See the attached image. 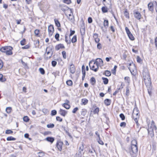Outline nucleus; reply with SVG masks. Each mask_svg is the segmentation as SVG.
Segmentation results:
<instances>
[{
  "label": "nucleus",
  "mask_w": 157,
  "mask_h": 157,
  "mask_svg": "<svg viewBox=\"0 0 157 157\" xmlns=\"http://www.w3.org/2000/svg\"><path fill=\"white\" fill-rule=\"evenodd\" d=\"M125 151L127 153H129L131 157H137L138 151V146H137L136 144L134 145L132 144H131L128 150L125 149Z\"/></svg>",
  "instance_id": "obj_1"
},
{
  "label": "nucleus",
  "mask_w": 157,
  "mask_h": 157,
  "mask_svg": "<svg viewBox=\"0 0 157 157\" xmlns=\"http://www.w3.org/2000/svg\"><path fill=\"white\" fill-rule=\"evenodd\" d=\"M148 69H143V80L145 85L152 83L150 73Z\"/></svg>",
  "instance_id": "obj_2"
},
{
  "label": "nucleus",
  "mask_w": 157,
  "mask_h": 157,
  "mask_svg": "<svg viewBox=\"0 0 157 157\" xmlns=\"http://www.w3.org/2000/svg\"><path fill=\"white\" fill-rule=\"evenodd\" d=\"M94 65L95 66L94 69H98L99 67L101 69V67L103 66V62L101 58H97L95 60L94 59Z\"/></svg>",
  "instance_id": "obj_3"
},
{
  "label": "nucleus",
  "mask_w": 157,
  "mask_h": 157,
  "mask_svg": "<svg viewBox=\"0 0 157 157\" xmlns=\"http://www.w3.org/2000/svg\"><path fill=\"white\" fill-rule=\"evenodd\" d=\"M63 144V141H62L60 139H58L55 145V148L57 151H61L62 150Z\"/></svg>",
  "instance_id": "obj_4"
},
{
  "label": "nucleus",
  "mask_w": 157,
  "mask_h": 157,
  "mask_svg": "<svg viewBox=\"0 0 157 157\" xmlns=\"http://www.w3.org/2000/svg\"><path fill=\"white\" fill-rule=\"evenodd\" d=\"M125 30L130 40L132 41L134 40L135 39V38L128 28L127 27H125Z\"/></svg>",
  "instance_id": "obj_5"
},
{
  "label": "nucleus",
  "mask_w": 157,
  "mask_h": 157,
  "mask_svg": "<svg viewBox=\"0 0 157 157\" xmlns=\"http://www.w3.org/2000/svg\"><path fill=\"white\" fill-rule=\"evenodd\" d=\"M146 87L147 88V92L150 96L151 97L152 96V83H150L147 84L145 85Z\"/></svg>",
  "instance_id": "obj_6"
},
{
  "label": "nucleus",
  "mask_w": 157,
  "mask_h": 157,
  "mask_svg": "<svg viewBox=\"0 0 157 157\" xmlns=\"http://www.w3.org/2000/svg\"><path fill=\"white\" fill-rule=\"evenodd\" d=\"M54 31V27L53 25H50L48 27V34L50 37L52 35Z\"/></svg>",
  "instance_id": "obj_7"
},
{
  "label": "nucleus",
  "mask_w": 157,
  "mask_h": 157,
  "mask_svg": "<svg viewBox=\"0 0 157 157\" xmlns=\"http://www.w3.org/2000/svg\"><path fill=\"white\" fill-rule=\"evenodd\" d=\"M133 14L135 18L138 20H140L141 17V15L138 10H135L133 11Z\"/></svg>",
  "instance_id": "obj_8"
},
{
  "label": "nucleus",
  "mask_w": 157,
  "mask_h": 157,
  "mask_svg": "<svg viewBox=\"0 0 157 157\" xmlns=\"http://www.w3.org/2000/svg\"><path fill=\"white\" fill-rule=\"evenodd\" d=\"M151 144L150 145L151 147L152 146V151L153 152H154L156 150V144L157 143L153 139L151 140Z\"/></svg>",
  "instance_id": "obj_9"
},
{
  "label": "nucleus",
  "mask_w": 157,
  "mask_h": 157,
  "mask_svg": "<svg viewBox=\"0 0 157 157\" xmlns=\"http://www.w3.org/2000/svg\"><path fill=\"white\" fill-rule=\"evenodd\" d=\"M127 64L128 67L129 69L132 68H133V69H136V66L132 61H131L130 62V61L128 62Z\"/></svg>",
  "instance_id": "obj_10"
},
{
  "label": "nucleus",
  "mask_w": 157,
  "mask_h": 157,
  "mask_svg": "<svg viewBox=\"0 0 157 157\" xmlns=\"http://www.w3.org/2000/svg\"><path fill=\"white\" fill-rule=\"evenodd\" d=\"M68 111L65 110L60 109L58 111V113L61 116L65 117L67 115Z\"/></svg>",
  "instance_id": "obj_11"
},
{
  "label": "nucleus",
  "mask_w": 157,
  "mask_h": 157,
  "mask_svg": "<svg viewBox=\"0 0 157 157\" xmlns=\"http://www.w3.org/2000/svg\"><path fill=\"white\" fill-rule=\"evenodd\" d=\"M55 140V138L54 137L51 136H48L45 138L44 140L50 142L52 144L54 142Z\"/></svg>",
  "instance_id": "obj_12"
},
{
  "label": "nucleus",
  "mask_w": 157,
  "mask_h": 157,
  "mask_svg": "<svg viewBox=\"0 0 157 157\" xmlns=\"http://www.w3.org/2000/svg\"><path fill=\"white\" fill-rule=\"evenodd\" d=\"M13 49V48L10 46H8V49L6 51V53L7 55L10 56L13 54V53L12 51Z\"/></svg>",
  "instance_id": "obj_13"
},
{
  "label": "nucleus",
  "mask_w": 157,
  "mask_h": 157,
  "mask_svg": "<svg viewBox=\"0 0 157 157\" xmlns=\"http://www.w3.org/2000/svg\"><path fill=\"white\" fill-rule=\"evenodd\" d=\"M84 149V146L83 145V144H82V146L79 147L78 150V153H76V155H77V157H82V155L81 154V151H80V150H81L82 151H83V150Z\"/></svg>",
  "instance_id": "obj_14"
},
{
  "label": "nucleus",
  "mask_w": 157,
  "mask_h": 157,
  "mask_svg": "<svg viewBox=\"0 0 157 157\" xmlns=\"http://www.w3.org/2000/svg\"><path fill=\"white\" fill-rule=\"evenodd\" d=\"M147 132L148 134L150 135L151 138H153L154 137V134L153 129H152L151 131L149 130V128L148 127H146Z\"/></svg>",
  "instance_id": "obj_15"
},
{
  "label": "nucleus",
  "mask_w": 157,
  "mask_h": 157,
  "mask_svg": "<svg viewBox=\"0 0 157 157\" xmlns=\"http://www.w3.org/2000/svg\"><path fill=\"white\" fill-rule=\"evenodd\" d=\"M19 73L22 76H25L26 77L27 75H26L27 69H18Z\"/></svg>",
  "instance_id": "obj_16"
},
{
  "label": "nucleus",
  "mask_w": 157,
  "mask_h": 157,
  "mask_svg": "<svg viewBox=\"0 0 157 157\" xmlns=\"http://www.w3.org/2000/svg\"><path fill=\"white\" fill-rule=\"evenodd\" d=\"M104 103L106 106L110 105L112 101L111 99L109 98H106L104 100Z\"/></svg>",
  "instance_id": "obj_17"
},
{
  "label": "nucleus",
  "mask_w": 157,
  "mask_h": 157,
  "mask_svg": "<svg viewBox=\"0 0 157 157\" xmlns=\"http://www.w3.org/2000/svg\"><path fill=\"white\" fill-rule=\"evenodd\" d=\"M65 47L63 44H59L56 45L55 46V48L56 51H58L60 49L65 48Z\"/></svg>",
  "instance_id": "obj_18"
},
{
  "label": "nucleus",
  "mask_w": 157,
  "mask_h": 157,
  "mask_svg": "<svg viewBox=\"0 0 157 157\" xmlns=\"http://www.w3.org/2000/svg\"><path fill=\"white\" fill-rule=\"evenodd\" d=\"M132 76L138 75L137 69H129Z\"/></svg>",
  "instance_id": "obj_19"
},
{
  "label": "nucleus",
  "mask_w": 157,
  "mask_h": 157,
  "mask_svg": "<svg viewBox=\"0 0 157 157\" xmlns=\"http://www.w3.org/2000/svg\"><path fill=\"white\" fill-rule=\"evenodd\" d=\"M147 6L149 10L152 12H153L154 10L153 3L151 2L148 4Z\"/></svg>",
  "instance_id": "obj_20"
},
{
  "label": "nucleus",
  "mask_w": 157,
  "mask_h": 157,
  "mask_svg": "<svg viewBox=\"0 0 157 157\" xmlns=\"http://www.w3.org/2000/svg\"><path fill=\"white\" fill-rule=\"evenodd\" d=\"M98 35L97 33H94L93 34V37L96 43H98L100 41V39L98 38Z\"/></svg>",
  "instance_id": "obj_21"
},
{
  "label": "nucleus",
  "mask_w": 157,
  "mask_h": 157,
  "mask_svg": "<svg viewBox=\"0 0 157 157\" xmlns=\"http://www.w3.org/2000/svg\"><path fill=\"white\" fill-rule=\"evenodd\" d=\"M82 28H80V33L82 36L84 35L85 33V28L84 25V23H83V25L82 26Z\"/></svg>",
  "instance_id": "obj_22"
},
{
  "label": "nucleus",
  "mask_w": 157,
  "mask_h": 157,
  "mask_svg": "<svg viewBox=\"0 0 157 157\" xmlns=\"http://www.w3.org/2000/svg\"><path fill=\"white\" fill-rule=\"evenodd\" d=\"M103 115L106 119L105 123L106 124H107L109 126V123H110V121L109 117L107 116L106 113H103Z\"/></svg>",
  "instance_id": "obj_23"
},
{
  "label": "nucleus",
  "mask_w": 157,
  "mask_h": 157,
  "mask_svg": "<svg viewBox=\"0 0 157 157\" xmlns=\"http://www.w3.org/2000/svg\"><path fill=\"white\" fill-rule=\"evenodd\" d=\"M90 82L92 86L95 85L96 82V80L95 78L94 77H92L90 78Z\"/></svg>",
  "instance_id": "obj_24"
},
{
  "label": "nucleus",
  "mask_w": 157,
  "mask_h": 157,
  "mask_svg": "<svg viewBox=\"0 0 157 157\" xmlns=\"http://www.w3.org/2000/svg\"><path fill=\"white\" fill-rule=\"evenodd\" d=\"M124 79L126 83H127L126 86H129L130 83V80L129 77L126 76L124 77Z\"/></svg>",
  "instance_id": "obj_25"
},
{
  "label": "nucleus",
  "mask_w": 157,
  "mask_h": 157,
  "mask_svg": "<svg viewBox=\"0 0 157 157\" xmlns=\"http://www.w3.org/2000/svg\"><path fill=\"white\" fill-rule=\"evenodd\" d=\"M94 59H93L91 61H90L89 63V65L90 66V69H94L95 68L94 65Z\"/></svg>",
  "instance_id": "obj_26"
},
{
  "label": "nucleus",
  "mask_w": 157,
  "mask_h": 157,
  "mask_svg": "<svg viewBox=\"0 0 157 157\" xmlns=\"http://www.w3.org/2000/svg\"><path fill=\"white\" fill-rule=\"evenodd\" d=\"M103 74L106 76L109 77L111 75V73L110 71L106 70L103 72Z\"/></svg>",
  "instance_id": "obj_27"
},
{
  "label": "nucleus",
  "mask_w": 157,
  "mask_h": 157,
  "mask_svg": "<svg viewBox=\"0 0 157 157\" xmlns=\"http://www.w3.org/2000/svg\"><path fill=\"white\" fill-rule=\"evenodd\" d=\"M88 102V100L86 98H82L81 99V105H86Z\"/></svg>",
  "instance_id": "obj_28"
},
{
  "label": "nucleus",
  "mask_w": 157,
  "mask_h": 157,
  "mask_svg": "<svg viewBox=\"0 0 157 157\" xmlns=\"http://www.w3.org/2000/svg\"><path fill=\"white\" fill-rule=\"evenodd\" d=\"M61 127L63 128L64 130L65 131V132L67 134V135L70 138L72 139L73 137L71 135L69 132L66 129L65 127L63 125H62L61 126Z\"/></svg>",
  "instance_id": "obj_29"
},
{
  "label": "nucleus",
  "mask_w": 157,
  "mask_h": 157,
  "mask_svg": "<svg viewBox=\"0 0 157 157\" xmlns=\"http://www.w3.org/2000/svg\"><path fill=\"white\" fill-rule=\"evenodd\" d=\"M70 8L67 6L65 5H63L62 6L61 10L63 11H65L68 10Z\"/></svg>",
  "instance_id": "obj_30"
},
{
  "label": "nucleus",
  "mask_w": 157,
  "mask_h": 157,
  "mask_svg": "<svg viewBox=\"0 0 157 157\" xmlns=\"http://www.w3.org/2000/svg\"><path fill=\"white\" fill-rule=\"evenodd\" d=\"M54 21L56 26L58 28L60 27L61 24L58 20L56 18H55Z\"/></svg>",
  "instance_id": "obj_31"
},
{
  "label": "nucleus",
  "mask_w": 157,
  "mask_h": 157,
  "mask_svg": "<svg viewBox=\"0 0 157 157\" xmlns=\"http://www.w3.org/2000/svg\"><path fill=\"white\" fill-rule=\"evenodd\" d=\"M101 79L103 80V82L104 84L107 85L108 83L109 79L107 78L104 77H102Z\"/></svg>",
  "instance_id": "obj_32"
},
{
  "label": "nucleus",
  "mask_w": 157,
  "mask_h": 157,
  "mask_svg": "<svg viewBox=\"0 0 157 157\" xmlns=\"http://www.w3.org/2000/svg\"><path fill=\"white\" fill-rule=\"evenodd\" d=\"M51 72L52 73V74L54 75L55 76V78H56L57 75L58 76H59V71H53L52 70L51 71Z\"/></svg>",
  "instance_id": "obj_33"
},
{
  "label": "nucleus",
  "mask_w": 157,
  "mask_h": 157,
  "mask_svg": "<svg viewBox=\"0 0 157 157\" xmlns=\"http://www.w3.org/2000/svg\"><path fill=\"white\" fill-rule=\"evenodd\" d=\"M129 86H126V92L125 93V95L127 97H128L130 94Z\"/></svg>",
  "instance_id": "obj_34"
},
{
  "label": "nucleus",
  "mask_w": 157,
  "mask_h": 157,
  "mask_svg": "<svg viewBox=\"0 0 157 157\" xmlns=\"http://www.w3.org/2000/svg\"><path fill=\"white\" fill-rule=\"evenodd\" d=\"M23 121L26 123L29 122L30 121L29 118L27 116H25L23 117Z\"/></svg>",
  "instance_id": "obj_35"
},
{
  "label": "nucleus",
  "mask_w": 157,
  "mask_h": 157,
  "mask_svg": "<svg viewBox=\"0 0 157 157\" xmlns=\"http://www.w3.org/2000/svg\"><path fill=\"white\" fill-rule=\"evenodd\" d=\"M6 80V78L4 77L3 75L2 74H0V82H4Z\"/></svg>",
  "instance_id": "obj_36"
},
{
  "label": "nucleus",
  "mask_w": 157,
  "mask_h": 157,
  "mask_svg": "<svg viewBox=\"0 0 157 157\" xmlns=\"http://www.w3.org/2000/svg\"><path fill=\"white\" fill-rule=\"evenodd\" d=\"M8 46L2 47L0 49V51L2 52L6 53V51L8 49Z\"/></svg>",
  "instance_id": "obj_37"
},
{
  "label": "nucleus",
  "mask_w": 157,
  "mask_h": 157,
  "mask_svg": "<svg viewBox=\"0 0 157 157\" xmlns=\"http://www.w3.org/2000/svg\"><path fill=\"white\" fill-rule=\"evenodd\" d=\"M87 112V111L86 109H82L81 112V115L83 116H85Z\"/></svg>",
  "instance_id": "obj_38"
},
{
  "label": "nucleus",
  "mask_w": 157,
  "mask_h": 157,
  "mask_svg": "<svg viewBox=\"0 0 157 157\" xmlns=\"http://www.w3.org/2000/svg\"><path fill=\"white\" fill-rule=\"evenodd\" d=\"M99 111V107H96L93 110V114H97L98 115Z\"/></svg>",
  "instance_id": "obj_39"
},
{
  "label": "nucleus",
  "mask_w": 157,
  "mask_h": 157,
  "mask_svg": "<svg viewBox=\"0 0 157 157\" xmlns=\"http://www.w3.org/2000/svg\"><path fill=\"white\" fill-rule=\"evenodd\" d=\"M37 154H39L38 155V157H43L45 155V152L42 151H40L37 153Z\"/></svg>",
  "instance_id": "obj_40"
},
{
  "label": "nucleus",
  "mask_w": 157,
  "mask_h": 157,
  "mask_svg": "<svg viewBox=\"0 0 157 157\" xmlns=\"http://www.w3.org/2000/svg\"><path fill=\"white\" fill-rule=\"evenodd\" d=\"M12 110V108L11 107H7L6 109V111L8 114L10 113L11 112Z\"/></svg>",
  "instance_id": "obj_41"
},
{
  "label": "nucleus",
  "mask_w": 157,
  "mask_h": 157,
  "mask_svg": "<svg viewBox=\"0 0 157 157\" xmlns=\"http://www.w3.org/2000/svg\"><path fill=\"white\" fill-rule=\"evenodd\" d=\"M66 83L67 86H72L73 84L72 81L70 79L67 80L66 81Z\"/></svg>",
  "instance_id": "obj_42"
},
{
  "label": "nucleus",
  "mask_w": 157,
  "mask_h": 157,
  "mask_svg": "<svg viewBox=\"0 0 157 157\" xmlns=\"http://www.w3.org/2000/svg\"><path fill=\"white\" fill-rule=\"evenodd\" d=\"M33 42H34V44L35 45V47L36 48V47L38 48L39 46V43H40L39 40L38 39L36 40H34L33 41Z\"/></svg>",
  "instance_id": "obj_43"
},
{
  "label": "nucleus",
  "mask_w": 157,
  "mask_h": 157,
  "mask_svg": "<svg viewBox=\"0 0 157 157\" xmlns=\"http://www.w3.org/2000/svg\"><path fill=\"white\" fill-rule=\"evenodd\" d=\"M16 140V138L13 137L12 136H8L6 138V140L8 141H14Z\"/></svg>",
  "instance_id": "obj_44"
},
{
  "label": "nucleus",
  "mask_w": 157,
  "mask_h": 157,
  "mask_svg": "<svg viewBox=\"0 0 157 157\" xmlns=\"http://www.w3.org/2000/svg\"><path fill=\"white\" fill-rule=\"evenodd\" d=\"M101 11L103 13H106L108 12V9L106 6H103L101 8Z\"/></svg>",
  "instance_id": "obj_45"
},
{
  "label": "nucleus",
  "mask_w": 157,
  "mask_h": 157,
  "mask_svg": "<svg viewBox=\"0 0 157 157\" xmlns=\"http://www.w3.org/2000/svg\"><path fill=\"white\" fill-rule=\"evenodd\" d=\"M124 14L125 17L126 18H129V16L128 12L127 10V9H125L124 11Z\"/></svg>",
  "instance_id": "obj_46"
},
{
  "label": "nucleus",
  "mask_w": 157,
  "mask_h": 157,
  "mask_svg": "<svg viewBox=\"0 0 157 157\" xmlns=\"http://www.w3.org/2000/svg\"><path fill=\"white\" fill-rule=\"evenodd\" d=\"M128 52L127 51L124 50L123 54V57L124 60H125L127 57V54Z\"/></svg>",
  "instance_id": "obj_47"
},
{
  "label": "nucleus",
  "mask_w": 157,
  "mask_h": 157,
  "mask_svg": "<svg viewBox=\"0 0 157 157\" xmlns=\"http://www.w3.org/2000/svg\"><path fill=\"white\" fill-rule=\"evenodd\" d=\"M42 111L44 113V115H48L49 113V111L47 109H43Z\"/></svg>",
  "instance_id": "obj_48"
},
{
  "label": "nucleus",
  "mask_w": 157,
  "mask_h": 157,
  "mask_svg": "<svg viewBox=\"0 0 157 157\" xmlns=\"http://www.w3.org/2000/svg\"><path fill=\"white\" fill-rule=\"evenodd\" d=\"M103 25L106 28H107V27H108L109 21L108 20H104L103 23Z\"/></svg>",
  "instance_id": "obj_49"
},
{
  "label": "nucleus",
  "mask_w": 157,
  "mask_h": 157,
  "mask_svg": "<svg viewBox=\"0 0 157 157\" xmlns=\"http://www.w3.org/2000/svg\"><path fill=\"white\" fill-rule=\"evenodd\" d=\"M40 31L39 29H36L34 31V34L35 36L37 37H40V35H39Z\"/></svg>",
  "instance_id": "obj_50"
},
{
  "label": "nucleus",
  "mask_w": 157,
  "mask_h": 157,
  "mask_svg": "<svg viewBox=\"0 0 157 157\" xmlns=\"http://www.w3.org/2000/svg\"><path fill=\"white\" fill-rule=\"evenodd\" d=\"M77 36L76 35H74L71 39V41L72 43H75L77 42Z\"/></svg>",
  "instance_id": "obj_51"
},
{
  "label": "nucleus",
  "mask_w": 157,
  "mask_h": 157,
  "mask_svg": "<svg viewBox=\"0 0 157 157\" xmlns=\"http://www.w3.org/2000/svg\"><path fill=\"white\" fill-rule=\"evenodd\" d=\"M55 124L53 123H49L47 125V127L48 128H52L55 127Z\"/></svg>",
  "instance_id": "obj_52"
},
{
  "label": "nucleus",
  "mask_w": 157,
  "mask_h": 157,
  "mask_svg": "<svg viewBox=\"0 0 157 157\" xmlns=\"http://www.w3.org/2000/svg\"><path fill=\"white\" fill-rule=\"evenodd\" d=\"M65 15L67 17L68 19L70 20L71 22H74L75 21L74 16V15H73L72 16V17H68L67 15L66 14H65Z\"/></svg>",
  "instance_id": "obj_53"
},
{
  "label": "nucleus",
  "mask_w": 157,
  "mask_h": 157,
  "mask_svg": "<svg viewBox=\"0 0 157 157\" xmlns=\"http://www.w3.org/2000/svg\"><path fill=\"white\" fill-rule=\"evenodd\" d=\"M97 142L98 143L101 145H104V144L103 142L101 140V138L98 139H96Z\"/></svg>",
  "instance_id": "obj_54"
},
{
  "label": "nucleus",
  "mask_w": 157,
  "mask_h": 157,
  "mask_svg": "<svg viewBox=\"0 0 157 157\" xmlns=\"http://www.w3.org/2000/svg\"><path fill=\"white\" fill-rule=\"evenodd\" d=\"M57 111L56 110H52L51 111V115L52 116H54L57 114Z\"/></svg>",
  "instance_id": "obj_55"
},
{
  "label": "nucleus",
  "mask_w": 157,
  "mask_h": 157,
  "mask_svg": "<svg viewBox=\"0 0 157 157\" xmlns=\"http://www.w3.org/2000/svg\"><path fill=\"white\" fill-rule=\"evenodd\" d=\"M136 60L137 63H141L143 62V60L141 59V58L139 56H137L136 57Z\"/></svg>",
  "instance_id": "obj_56"
},
{
  "label": "nucleus",
  "mask_w": 157,
  "mask_h": 157,
  "mask_svg": "<svg viewBox=\"0 0 157 157\" xmlns=\"http://www.w3.org/2000/svg\"><path fill=\"white\" fill-rule=\"evenodd\" d=\"M13 133V131L11 129H7L5 131V133L6 134H12Z\"/></svg>",
  "instance_id": "obj_57"
},
{
  "label": "nucleus",
  "mask_w": 157,
  "mask_h": 157,
  "mask_svg": "<svg viewBox=\"0 0 157 157\" xmlns=\"http://www.w3.org/2000/svg\"><path fill=\"white\" fill-rule=\"evenodd\" d=\"M138 119H138L137 117L135 118V119H134V121L136 124L137 128H139V126L140 125V124L138 123Z\"/></svg>",
  "instance_id": "obj_58"
},
{
  "label": "nucleus",
  "mask_w": 157,
  "mask_h": 157,
  "mask_svg": "<svg viewBox=\"0 0 157 157\" xmlns=\"http://www.w3.org/2000/svg\"><path fill=\"white\" fill-rule=\"evenodd\" d=\"M120 118H121V120L124 121L125 120V117L124 114L123 113H121L119 115Z\"/></svg>",
  "instance_id": "obj_59"
},
{
  "label": "nucleus",
  "mask_w": 157,
  "mask_h": 157,
  "mask_svg": "<svg viewBox=\"0 0 157 157\" xmlns=\"http://www.w3.org/2000/svg\"><path fill=\"white\" fill-rule=\"evenodd\" d=\"M50 53V51H48L47 49L46 48V50H45V53H44V59H45V57H48V56H47Z\"/></svg>",
  "instance_id": "obj_60"
},
{
  "label": "nucleus",
  "mask_w": 157,
  "mask_h": 157,
  "mask_svg": "<svg viewBox=\"0 0 157 157\" xmlns=\"http://www.w3.org/2000/svg\"><path fill=\"white\" fill-rule=\"evenodd\" d=\"M126 123L125 122H122L120 124V126L123 128H125L126 126Z\"/></svg>",
  "instance_id": "obj_61"
},
{
  "label": "nucleus",
  "mask_w": 157,
  "mask_h": 157,
  "mask_svg": "<svg viewBox=\"0 0 157 157\" xmlns=\"http://www.w3.org/2000/svg\"><path fill=\"white\" fill-rule=\"evenodd\" d=\"M79 110V108L78 107H76L74 108V109L72 110V112L73 114L76 113L77 111H78Z\"/></svg>",
  "instance_id": "obj_62"
},
{
  "label": "nucleus",
  "mask_w": 157,
  "mask_h": 157,
  "mask_svg": "<svg viewBox=\"0 0 157 157\" xmlns=\"http://www.w3.org/2000/svg\"><path fill=\"white\" fill-rule=\"evenodd\" d=\"M46 48L47 50L48 48H49V50L48 51H50V52L52 51H54V48L53 46H49L47 47Z\"/></svg>",
  "instance_id": "obj_63"
},
{
  "label": "nucleus",
  "mask_w": 157,
  "mask_h": 157,
  "mask_svg": "<svg viewBox=\"0 0 157 157\" xmlns=\"http://www.w3.org/2000/svg\"><path fill=\"white\" fill-rule=\"evenodd\" d=\"M56 121L60 122H61L63 121V119L59 116H56Z\"/></svg>",
  "instance_id": "obj_64"
}]
</instances>
